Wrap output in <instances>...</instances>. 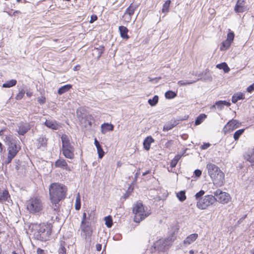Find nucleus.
I'll return each instance as SVG.
<instances>
[{
    "label": "nucleus",
    "mask_w": 254,
    "mask_h": 254,
    "mask_svg": "<svg viewBox=\"0 0 254 254\" xmlns=\"http://www.w3.org/2000/svg\"><path fill=\"white\" fill-rule=\"evenodd\" d=\"M37 254H45L44 251L41 248H38L37 249Z\"/></svg>",
    "instance_id": "nucleus-60"
},
{
    "label": "nucleus",
    "mask_w": 254,
    "mask_h": 254,
    "mask_svg": "<svg viewBox=\"0 0 254 254\" xmlns=\"http://www.w3.org/2000/svg\"><path fill=\"white\" fill-rule=\"evenodd\" d=\"M86 219H87V215H86V213L85 212H84L83 213V216H82V220L81 221V224H87V223H89L88 221H87L86 220Z\"/></svg>",
    "instance_id": "nucleus-51"
},
{
    "label": "nucleus",
    "mask_w": 254,
    "mask_h": 254,
    "mask_svg": "<svg viewBox=\"0 0 254 254\" xmlns=\"http://www.w3.org/2000/svg\"><path fill=\"white\" fill-rule=\"evenodd\" d=\"M42 208L41 200L37 197L31 198L27 202V210L33 214H38Z\"/></svg>",
    "instance_id": "nucleus-5"
},
{
    "label": "nucleus",
    "mask_w": 254,
    "mask_h": 254,
    "mask_svg": "<svg viewBox=\"0 0 254 254\" xmlns=\"http://www.w3.org/2000/svg\"><path fill=\"white\" fill-rule=\"evenodd\" d=\"M205 193V191L203 190H200L195 194V198L196 200L199 201L201 199L203 198V195Z\"/></svg>",
    "instance_id": "nucleus-45"
},
{
    "label": "nucleus",
    "mask_w": 254,
    "mask_h": 254,
    "mask_svg": "<svg viewBox=\"0 0 254 254\" xmlns=\"http://www.w3.org/2000/svg\"><path fill=\"white\" fill-rule=\"evenodd\" d=\"M238 127V121L236 120L229 121L223 128L225 133H230Z\"/></svg>",
    "instance_id": "nucleus-12"
},
{
    "label": "nucleus",
    "mask_w": 254,
    "mask_h": 254,
    "mask_svg": "<svg viewBox=\"0 0 254 254\" xmlns=\"http://www.w3.org/2000/svg\"><path fill=\"white\" fill-rule=\"evenodd\" d=\"M247 2L245 0H239V13L243 12L249 9Z\"/></svg>",
    "instance_id": "nucleus-29"
},
{
    "label": "nucleus",
    "mask_w": 254,
    "mask_h": 254,
    "mask_svg": "<svg viewBox=\"0 0 254 254\" xmlns=\"http://www.w3.org/2000/svg\"><path fill=\"white\" fill-rule=\"evenodd\" d=\"M17 80L14 79H12L8 80L2 84V87L3 88H10L16 85Z\"/></svg>",
    "instance_id": "nucleus-27"
},
{
    "label": "nucleus",
    "mask_w": 254,
    "mask_h": 254,
    "mask_svg": "<svg viewBox=\"0 0 254 254\" xmlns=\"http://www.w3.org/2000/svg\"><path fill=\"white\" fill-rule=\"evenodd\" d=\"M232 43H231L229 41H228L227 39L223 41L220 45V51H224L227 50L230 47Z\"/></svg>",
    "instance_id": "nucleus-31"
},
{
    "label": "nucleus",
    "mask_w": 254,
    "mask_h": 254,
    "mask_svg": "<svg viewBox=\"0 0 254 254\" xmlns=\"http://www.w3.org/2000/svg\"><path fill=\"white\" fill-rule=\"evenodd\" d=\"M81 128L84 133L90 132L92 130V127L95 123L94 117L90 114L85 115V117L80 121Z\"/></svg>",
    "instance_id": "nucleus-7"
},
{
    "label": "nucleus",
    "mask_w": 254,
    "mask_h": 254,
    "mask_svg": "<svg viewBox=\"0 0 254 254\" xmlns=\"http://www.w3.org/2000/svg\"><path fill=\"white\" fill-rule=\"evenodd\" d=\"M211 145L210 143H204L201 146L200 148L202 150H205L207 149Z\"/></svg>",
    "instance_id": "nucleus-55"
},
{
    "label": "nucleus",
    "mask_w": 254,
    "mask_h": 254,
    "mask_svg": "<svg viewBox=\"0 0 254 254\" xmlns=\"http://www.w3.org/2000/svg\"><path fill=\"white\" fill-rule=\"evenodd\" d=\"M14 168L18 174L23 175L27 173L28 166L24 162L16 160L14 164Z\"/></svg>",
    "instance_id": "nucleus-11"
},
{
    "label": "nucleus",
    "mask_w": 254,
    "mask_h": 254,
    "mask_svg": "<svg viewBox=\"0 0 254 254\" xmlns=\"http://www.w3.org/2000/svg\"><path fill=\"white\" fill-rule=\"evenodd\" d=\"M155 140L151 135L147 136L143 142L144 149L146 151H148L150 148L151 144Z\"/></svg>",
    "instance_id": "nucleus-20"
},
{
    "label": "nucleus",
    "mask_w": 254,
    "mask_h": 254,
    "mask_svg": "<svg viewBox=\"0 0 254 254\" xmlns=\"http://www.w3.org/2000/svg\"><path fill=\"white\" fill-rule=\"evenodd\" d=\"M72 85L71 84H65L64 86H62L59 88L58 90V93L59 95H62L68 91L70 89L72 88Z\"/></svg>",
    "instance_id": "nucleus-26"
},
{
    "label": "nucleus",
    "mask_w": 254,
    "mask_h": 254,
    "mask_svg": "<svg viewBox=\"0 0 254 254\" xmlns=\"http://www.w3.org/2000/svg\"><path fill=\"white\" fill-rule=\"evenodd\" d=\"M238 101V93H235L232 97V102L236 103Z\"/></svg>",
    "instance_id": "nucleus-52"
},
{
    "label": "nucleus",
    "mask_w": 254,
    "mask_h": 254,
    "mask_svg": "<svg viewBox=\"0 0 254 254\" xmlns=\"http://www.w3.org/2000/svg\"><path fill=\"white\" fill-rule=\"evenodd\" d=\"M171 3V0H167L163 5L162 8V12L163 13H166L169 11V7Z\"/></svg>",
    "instance_id": "nucleus-40"
},
{
    "label": "nucleus",
    "mask_w": 254,
    "mask_h": 254,
    "mask_svg": "<svg viewBox=\"0 0 254 254\" xmlns=\"http://www.w3.org/2000/svg\"><path fill=\"white\" fill-rule=\"evenodd\" d=\"M245 98V94L243 92H239V100H244Z\"/></svg>",
    "instance_id": "nucleus-59"
},
{
    "label": "nucleus",
    "mask_w": 254,
    "mask_h": 254,
    "mask_svg": "<svg viewBox=\"0 0 254 254\" xmlns=\"http://www.w3.org/2000/svg\"><path fill=\"white\" fill-rule=\"evenodd\" d=\"M246 91L250 93L254 91V82L247 88Z\"/></svg>",
    "instance_id": "nucleus-50"
},
{
    "label": "nucleus",
    "mask_w": 254,
    "mask_h": 254,
    "mask_svg": "<svg viewBox=\"0 0 254 254\" xmlns=\"http://www.w3.org/2000/svg\"><path fill=\"white\" fill-rule=\"evenodd\" d=\"M17 140L16 137H13L12 135H6L3 140L7 145H8L12 142H13L14 141Z\"/></svg>",
    "instance_id": "nucleus-39"
},
{
    "label": "nucleus",
    "mask_w": 254,
    "mask_h": 254,
    "mask_svg": "<svg viewBox=\"0 0 254 254\" xmlns=\"http://www.w3.org/2000/svg\"><path fill=\"white\" fill-rule=\"evenodd\" d=\"M213 195L216 201L223 204L228 203L230 199V196L229 193L224 192L220 189H217L216 191L213 192Z\"/></svg>",
    "instance_id": "nucleus-10"
},
{
    "label": "nucleus",
    "mask_w": 254,
    "mask_h": 254,
    "mask_svg": "<svg viewBox=\"0 0 254 254\" xmlns=\"http://www.w3.org/2000/svg\"><path fill=\"white\" fill-rule=\"evenodd\" d=\"M25 93V91L24 89H22L21 90H20L18 92V93L15 96V99L16 100H20L22 99Z\"/></svg>",
    "instance_id": "nucleus-46"
},
{
    "label": "nucleus",
    "mask_w": 254,
    "mask_h": 254,
    "mask_svg": "<svg viewBox=\"0 0 254 254\" xmlns=\"http://www.w3.org/2000/svg\"><path fill=\"white\" fill-rule=\"evenodd\" d=\"M177 96V93L172 90H168L165 93V98L168 99H173L175 98Z\"/></svg>",
    "instance_id": "nucleus-35"
},
{
    "label": "nucleus",
    "mask_w": 254,
    "mask_h": 254,
    "mask_svg": "<svg viewBox=\"0 0 254 254\" xmlns=\"http://www.w3.org/2000/svg\"><path fill=\"white\" fill-rule=\"evenodd\" d=\"M65 243L64 241L60 242V247L58 250V254H66V250L65 248Z\"/></svg>",
    "instance_id": "nucleus-37"
},
{
    "label": "nucleus",
    "mask_w": 254,
    "mask_h": 254,
    "mask_svg": "<svg viewBox=\"0 0 254 254\" xmlns=\"http://www.w3.org/2000/svg\"><path fill=\"white\" fill-rule=\"evenodd\" d=\"M207 118V115L205 114H201L197 117L195 120V125H199L201 124L203 121Z\"/></svg>",
    "instance_id": "nucleus-33"
},
{
    "label": "nucleus",
    "mask_w": 254,
    "mask_h": 254,
    "mask_svg": "<svg viewBox=\"0 0 254 254\" xmlns=\"http://www.w3.org/2000/svg\"><path fill=\"white\" fill-rule=\"evenodd\" d=\"M179 228L176 226H171L168 232V236L164 239H160L154 243V248L160 252H165L168 250L176 240Z\"/></svg>",
    "instance_id": "nucleus-2"
},
{
    "label": "nucleus",
    "mask_w": 254,
    "mask_h": 254,
    "mask_svg": "<svg viewBox=\"0 0 254 254\" xmlns=\"http://www.w3.org/2000/svg\"><path fill=\"white\" fill-rule=\"evenodd\" d=\"M216 202L214 195L208 194L205 195L202 199L198 201L196 203V206L200 209H205L209 206L213 204Z\"/></svg>",
    "instance_id": "nucleus-8"
},
{
    "label": "nucleus",
    "mask_w": 254,
    "mask_h": 254,
    "mask_svg": "<svg viewBox=\"0 0 254 254\" xmlns=\"http://www.w3.org/2000/svg\"><path fill=\"white\" fill-rule=\"evenodd\" d=\"M178 124V122H176V121L175 122H173V123H167L166 124L163 128V130L165 131H169L171 129H172L174 127L176 126Z\"/></svg>",
    "instance_id": "nucleus-32"
},
{
    "label": "nucleus",
    "mask_w": 254,
    "mask_h": 254,
    "mask_svg": "<svg viewBox=\"0 0 254 254\" xmlns=\"http://www.w3.org/2000/svg\"><path fill=\"white\" fill-rule=\"evenodd\" d=\"M206 169L208 170V175H224L219 168L216 165L212 163H208L206 165Z\"/></svg>",
    "instance_id": "nucleus-13"
},
{
    "label": "nucleus",
    "mask_w": 254,
    "mask_h": 254,
    "mask_svg": "<svg viewBox=\"0 0 254 254\" xmlns=\"http://www.w3.org/2000/svg\"><path fill=\"white\" fill-rule=\"evenodd\" d=\"M62 142V153L66 158L72 159L74 157V147L71 144L68 136L65 134H62L61 137Z\"/></svg>",
    "instance_id": "nucleus-3"
},
{
    "label": "nucleus",
    "mask_w": 254,
    "mask_h": 254,
    "mask_svg": "<svg viewBox=\"0 0 254 254\" xmlns=\"http://www.w3.org/2000/svg\"><path fill=\"white\" fill-rule=\"evenodd\" d=\"M176 195L178 199L181 202H183L186 199V191L185 190L180 191L177 193Z\"/></svg>",
    "instance_id": "nucleus-41"
},
{
    "label": "nucleus",
    "mask_w": 254,
    "mask_h": 254,
    "mask_svg": "<svg viewBox=\"0 0 254 254\" xmlns=\"http://www.w3.org/2000/svg\"><path fill=\"white\" fill-rule=\"evenodd\" d=\"M114 126L111 123H104L101 126V132L102 134H105L108 131L114 130Z\"/></svg>",
    "instance_id": "nucleus-19"
},
{
    "label": "nucleus",
    "mask_w": 254,
    "mask_h": 254,
    "mask_svg": "<svg viewBox=\"0 0 254 254\" xmlns=\"http://www.w3.org/2000/svg\"><path fill=\"white\" fill-rule=\"evenodd\" d=\"M18 141L17 140H16L8 145L7 160L8 163L11 162L21 148L20 146L18 144Z\"/></svg>",
    "instance_id": "nucleus-9"
},
{
    "label": "nucleus",
    "mask_w": 254,
    "mask_h": 254,
    "mask_svg": "<svg viewBox=\"0 0 254 254\" xmlns=\"http://www.w3.org/2000/svg\"><path fill=\"white\" fill-rule=\"evenodd\" d=\"M231 105V103L229 101L225 100H219L216 101L215 104L210 107L211 110H214L217 107L219 110H222L224 106L229 107Z\"/></svg>",
    "instance_id": "nucleus-15"
},
{
    "label": "nucleus",
    "mask_w": 254,
    "mask_h": 254,
    "mask_svg": "<svg viewBox=\"0 0 254 254\" xmlns=\"http://www.w3.org/2000/svg\"><path fill=\"white\" fill-rule=\"evenodd\" d=\"M98 19V17L96 14H92L91 16L90 20L89 21L90 23H93L94 22Z\"/></svg>",
    "instance_id": "nucleus-54"
},
{
    "label": "nucleus",
    "mask_w": 254,
    "mask_h": 254,
    "mask_svg": "<svg viewBox=\"0 0 254 254\" xmlns=\"http://www.w3.org/2000/svg\"><path fill=\"white\" fill-rule=\"evenodd\" d=\"M94 49L97 52V59L99 60L105 51V47L103 45H100L98 47H95Z\"/></svg>",
    "instance_id": "nucleus-30"
},
{
    "label": "nucleus",
    "mask_w": 254,
    "mask_h": 254,
    "mask_svg": "<svg viewBox=\"0 0 254 254\" xmlns=\"http://www.w3.org/2000/svg\"><path fill=\"white\" fill-rule=\"evenodd\" d=\"M132 211L134 214V221L136 223L140 222L147 217L146 214H144V208L142 202H137L133 207Z\"/></svg>",
    "instance_id": "nucleus-6"
},
{
    "label": "nucleus",
    "mask_w": 254,
    "mask_h": 254,
    "mask_svg": "<svg viewBox=\"0 0 254 254\" xmlns=\"http://www.w3.org/2000/svg\"><path fill=\"white\" fill-rule=\"evenodd\" d=\"M177 162H176V161L175 160H174L173 159L171 161V163H170V166L172 167V168H174V167H175L176 165L177 164Z\"/></svg>",
    "instance_id": "nucleus-57"
},
{
    "label": "nucleus",
    "mask_w": 254,
    "mask_h": 254,
    "mask_svg": "<svg viewBox=\"0 0 254 254\" xmlns=\"http://www.w3.org/2000/svg\"><path fill=\"white\" fill-rule=\"evenodd\" d=\"M132 3L126 9L125 14H128L129 16H132L134 12L135 8L132 6Z\"/></svg>",
    "instance_id": "nucleus-44"
},
{
    "label": "nucleus",
    "mask_w": 254,
    "mask_h": 254,
    "mask_svg": "<svg viewBox=\"0 0 254 254\" xmlns=\"http://www.w3.org/2000/svg\"><path fill=\"white\" fill-rule=\"evenodd\" d=\"M77 117L78 119L80 121L82 120V118L85 117V115H84L81 109H78L76 111Z\"/></svg>",
    "instance_id": "nucleus-48"
},
{
    "label": "nucleus",
    "mask_w": 254,
    "mask_h": 254,
    "mask_svg": "<svg viewBox=\"0 0 254 254\" xmlns=\"http://www.w3.org/2000/svg\"><path fill=\"white\" fill-rule=\"evenodd\" d=\"M37 141L38 142V144H39V147L41 146H45L47 145V140L45 137H40L37 139Z\"/></svg>",
    "instance_id": "nucleus-43"
},
{
    "label": "nucleus",
    "mask_w": 254,
    "mask_h": 254,
    "mask_svg": "<svg viewBox=\"0 0 254 254\" xmlns=\"http://www.w3.org/2000/svg\"><path fill=\"white\" fill-rule=\"evenodd\" d=\"M105 225L108 228H111L113 225L112 217L109 215L104 217Z\"/></svg>",
    "instance_id": "nucleus-38"
},
{
    "label": "nucleus",
    "mask_w": 254,
    "mask_h": 254,
    "mask_svg": "<svg viewBox=\"0 0 254 254\" xmlns=\"http://www.w3.org/2000/svg\"><path fill=\"white\" fill-rule=\"evenodd\" d=\"M159 97L158 95H154L152 98L148 100V103L152 107L155 106L158 102Z\"/></svg>",
    "instance_id": "nucleus-36"
},
{
    "label": "nucleus",
    "mask_w": 254,
    "mask_h": 254,
    "mask_svg": "<svg viewBox=\"0 0 254 254\" xmlns=\"http://www.w3.org/2000/svg\"><path fill=\"white\" fill-rule=\"evenodd\" d=\"M202 171L199 169H195L193 172V175H201Z\"/></svg>",
    "instance_id": "nucleus-58"
},
{
    "label": "nucleus",
    "mask_w": 254,
    "mask_h": 254,
    "mask_svg": "<svg viewBox=\"0 0 254 254\" xmlns=\"http://www.w3.org/2000/svg\"><path fill=\"white\" fill-rule=\"evenodd\" d=\"M81 208V199L79 193H78L76 197L75 203V209L79 210Z\"/></svg>",
    "instance_id": "nucleus-42"
},
{
    "label": "nucleus",
    "mask_w": 254,
    "mask_h": 254,
    "mask_svg": "<svg viewBox=\"0 0 254 254\" xmlns=\"http://www.w3.org/2000/svg\"><path fill=\"white\" fill-rule=\"evenodd\" d=\"M119 30L120 36L123 39H128L129 38L128 35V30L127 27L124 26H120L119 27Z\"/></svg>",
    "instance_id": "nucleus-23"
},
{
    "label": "nucleus",
    "mask_w": 254,
    "mask_h": 254,
    "mask_svg": "<svg viewBox=\"0 0 254 254\" xmlns=\"http://www.w3.org/2000/svg\"><path fill=\"white\" fill-rule=\"evenodd\" d=\"M243 157L251 163L252 166H254V148H249L244 154Z\"/></svg>",
    "instance_id": "nucleus-14"
},
{
    "label": "nucleus",
    "mask_w": 254,
    "mask_h": 254,
    "mask_svg": "<svg viewBox=\"0 0 254 254\" xmlns=\"http://www.w3.org/2000/svg\"><path fill=\"white\" fill-rule=\"evenodd\" d=\"M198 78L197 80L202 81H211L212 79L210 71L206 69L204 71L200 72L197 74Z\"/></svg>",
    "instance_id": "nucleus-16"
},
{
    "label": "nucleus",
    "mask_w": 254,
    "mask_h": 254,
    "mask_svg": "<svg viewBox=\"0 0 254 254\" xmlns=\"http://www.w3.org/2000/svg\"><path fill=\"white\" fill-rule=\"evenodd\" d=\"M97 149V152L98 153L99 158H101L103 157L105 154L104 151L102 147V146H100L98 148H96Z\"/></svg>",
    "instance_id": "nucleus-49"
},
{
    "label": "nucleus",
    "mask_w": 254,
    "mask_h": 254,
    "mask_svg": "<svg viewBox=\"0 0 254 254\" xmlns=\"http://www.w3.org/2000/svg\"><path fill=\"white\" fill-rule=\"evenodd\" d=\"M9 197L10 195L7 190H4L2 191V192H0V200L6 201Z\"/></svg>",
    "instance_id": "nucleus-34"
},
{
    "label": "nucleus",
    "mask_w": 254,
    "mask_h": 254,
    "mask_svg": "<svg viewBox=\"0 0 254 254\" xmlns=\"http://www.w3.org/2000/svg\"><path fill=\"white\" fill-rule=\"evenodd\" d=\"M181 156L179 154H178L177 155H176L174 157V158L173 159L174 160H175L176 161V162L178 163L179 160H180V159L181 158Z\"/></svg>",
    "instance_id": "nucleus-63"
},
{
    "label": "nucleus",
    "mask_w": 254,
    "mask_h": 254,
    "mask_svg": "<svg viewBox=\"0 0 254 254\" xmlns=\"http://www.w3.org/2000/svg\"><path fill=\"white\" fill-rule=\"evenodd\" d=\"M67 190V187L59 183H53L50 185V199L51 203L55 205V210L59 208V202L66 197Z\"/></svg>",
    "instance_id": "nucleus-1"
},
{
    "label": "nucleus",
    "mask_w": 254,
    "mask_h": 254,
    "mask_svg": "<svg viewBox=\"0 0 254 254\" xmlns=\"http://www.w3.org/2000/svg\"><path fill=\"white\" fill-rule=\"evenodd\" d=\"M172 140H168L165 144L166 147L168 148L172 144Z\"/></svg>",
    "instance_id": "nucleus-64"
},
{
    "label": "nucleus",
    "mask_w": 254,
    "mask_h": 254,
    "mask_svg": "<svg viewBox=\"0 0 254 254\" xmlns=\"http://www.w3.org/2000/svg\"><path fill=\"white\" fill-rule=\"evenodd\" d=\"M56 167L60 168L64 170H69L67 163L64 159H59L55 162Z\"/></svg>",
    "instance_id": "nucleus-21"
},
{
    "label": "nucleus",
    "mask_w": 254,
    "mask_h": 254,
    "mask_svg": "<svg viewBox=\"0 0 254 254\" xmlns=\"http://www.w3.org/2000/svg\"><path fill=\"white\" fill-rule=\"evenodd\" d=\"M94 144L96 146V148H98L100 146H101V145L100 144V143L97 140V139L95 138L94 139Z\"/></svg>",
    "instance_id": "nucleus-61"
},
{
    "label": "nucleus",
    "mask_w": 254,
    "mask_h": 254,
    "mask_svg": "<svg viewBox=\"0 0 254 254\" xmlns=\"http://www.w3.org/2000/svg\"><path fill=\"white\" fill-rule=\"evenodd\" d=\"M216 68L219 69H222L224 73H228L230 69L228 64L225 62H223L220 64H217L216 66Z\"/></svg>",
    "instance_id": "nucleus-28"
},
{
    "label": "nucleus",
    "mask_w": 254,
    "mask_h": 254,
    "mask_svg": "<svg viewBox=\"0 0 254 254\" xmlns=\"http://www.w3.org/2000/svg\"><path fill=\"white\" fill-rule=\"evenodd\" d=\"M37 101L41 105H43L46 103V98L45 97L42 96L41 98H38Z\"/></svg>",
    "instance_id": "nucleus-53"
},
{
    "label": "nucleus",
    "mask_w": 254,
    "mask_h": 254,
    "mask_svg": "<svg viewBox=\"0 0 254 254\" xmlns=\"http://www.w3.org/2000/svg\"><path fill=\"white\" fill-rule=\"evenodd\" d=\"M81 228L82 231L85 233V238L91 236L92 234V230L89 223L85 224H81Z\"/></svg>",
    "instance_id": "nucleus-22"
},
{
    "label": "nucleus",
    "mask_w": 254,
    "mask_h": 254,
    "mask_svg": "<svg viewBox=\"0 0 254 254\" xmlns=\"http://www.w3.org/2000/svg\"><path fill=\"white\" fill-rule=\"evenodd\" d=\"M30 129L31 127L29 123H22L18 126V129L17 131L19 135H24Z\"/></svg>",
    "instance_id": "nucleus-17"
},
{
    "label": "nucleus",
    "mask_w": 254,
    "mask_h": 254,
    "mask_svg": "<svg viewBox=\"0 0 254 254\" xmlns=\"http://www.w3.org/2000/svg\"><path fill=\"white\" fill-rule=\"evenodd\" d=\"M178 122V124L180 122L183 121V119H182V116H178L177 118L174 120V122Z\"/></svg>",
    "instance_id": "nucleus-56"
},
{
    "label": "nucleus",
    "mask_w": 254,
    "mask_h": 254,
    "mask_svg": "<svg viewBox=\"0 0 254 254\" xmlns=\"http://www.w3.org/2000/svg\"><path fill=\"white\" fill-rule=\"evenodd\" d=\"M212 180L214 181V183L222 185L223 184L225 176H210Z\"/></svg>",
    "instance_id": "nucleus-25"
},
{
    "label": "nucleus",
    "mask_w": 254,
    "mask_h": 254,
    "mask_svg": "<svg viewBox=\"0 0 254 254\" xmlns=\"http://www.w3.org/2000/svg\"><path fill=\"white\" fill-rule=\"evenodd\" d=\"M198 237V234L196 233L192 234L188 236L183 241L184 244L189 245L196 240Z\"/></svg>",
    "instance_id": "nucleus-24"
},
{
    "label": "nucleus",
    "mask_w": 254,
    "mask_h": 254,
    "mask_svg": "<svg viewBox=\"0 0 254 254\" xmlns=\"http://www.w3.org/2000/svg\"><path fill=\"white\" fill-rule=\"evenodd\" d=\"M96 249L97 251H100L102 249V244H97L96 245Z\"/></svg>",
    "instance_id": "nucleus-62"
},
{
    "label": "nucleus",
    "mask_w": 254,
    "mask_h": 254,
    "mask_svg": "<svg viewBox=\"0 0 254 254\" xmlns=\"http://www.w3.org/2000/svg\"><path fill=\"white\" fill-rule=\"evenodd\" d=\"M44 125L47 127L53 130H57L60 127L59 123L55 120L52 121L46 120L44 123Z\"/></svg>",
    "instance_id": "nucleus-18"
},
{
    "label": "nucleus",
    "mask_w": 254,
    "mask_h": 254,
    "mask_svg": "<svg viewBox=\"0 0 254 254\" xmlns=\"http://www.w3.org/2000/svg\"><path fill=\"white\" fill-rule=\"evenodd\" d=\"M52 232L49 226L46 225L44 223L40 224L34 233V238L42 242L49 240Z\"/></svg>",
    "instance_id": "nucleus-4"
},
{
    "label": "nucleus",
    "mask_w": 254,
    "mask_h": 254,
    "mask_svg": "<svg viewBox=\"0 0 254 254\" xmlns=\"http://www.w3.org/2000/svg\"><path fill=\"white\" fill-rule=\"evenodd\" d=\"M235 34L233 32L230 31L228 34L227 36V40L228 41H229L231 43L233 42Z\"/></svg>",
    "instance_id": "nucleus-47"
}]
</instances>
